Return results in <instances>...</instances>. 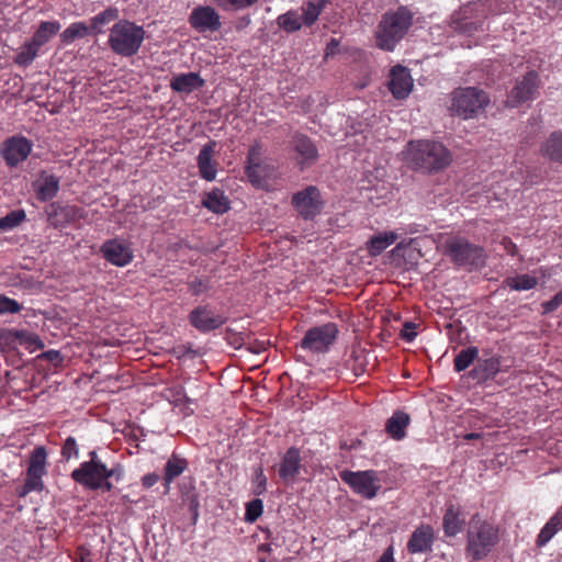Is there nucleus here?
<instances>
[{"instance_id":"31","label":"nucleus","mask_w":562,"mask_h":562,"mask_svg":"<svg viewBox=\"0 0 562 562\" xmlns=\"http://www.w3.org/2000/svg\"><path fill=\"white\" fill-rule=\"evenodd\" d=\"M60 30L58 21H44L41 22L38 29L35 31L31 38L40 48L46 44L54 35Z\"/></svg>"},{"instance_id":"38","label":"nucleus","mask_w":562,"mask_h":562,"mask_svg":"<svg viewBox=\"0 0 562 562\" xmlns=\"http://www.w3.org/2000/svg\"><path fill=\"white\" fill-rule=\"evenodd\" d=\"M506 285L515 291H526L537 285V279L529 274H519L505 280Z\"/></svg>"},{"instance_id":"36","label":"nucleus","mask_w":562,"mask_h":562,"mask_svg":"<svg viewBox=\"0 0 562 562\" xmlns=\"http://www.w3.org/2000/svg\"><path fill=\"white\" fill-rule=\"evenodd\" d=\"M40 50V47L31 40L25 42L19 49L14 63L19 66L26 67L32 64Z\"/></svg>"},{"instance_id":"19","label":"nucleus","mask_w":562,"mask_h":562,"mask_svg":"<svg viewBox=\"0 0 562 562\" xmlns=\"http://www.w3.org/2000/svg\"><path fill=\"white\" fill-rule=\"evenodd\" d=\"M435 541V531L430 525H420L411 535L406 548L408 553H428L431 552Z\"/></svg>"},{"instance_id":"18","label":"nucleus","mask_w":562,"mask_h":562,"mask_svg":"<svg viewBox=\"0 0 562 562\" xmlns=\"http://www.w3.org/2000/svg\"><path fill=\"white\" fill-rule=\"evenodd\" d=\"M189 22L198 32H215L222 25L220 14L210 5H201L193 9Z\"/></svg>"},{"instance_id":"43","label":"nucleus","mask_w":562,"mask_h":562,"mask_svg":"<svg viewBox=\"0 0 562 562\" xmlns=\"http://www.w3.org/2000/svg\"><path fill=\"white\" fill-rule=\"evenodd\" d=\"M302 10H303V13L301 16L302 23H304L307 26H311L317 21L323 8L319 5V3H317L316 0H313V1H308L302 8Z\"/></svg>"},{"instance_id":"25","label":"nucleus","mask_w":562,"mask_h":562,"mask_svg":"<svg viewBox=\"0 0 562 562\" xmlns=\"http://www.w3.org/2000/svg\"><path fill=\"white\" fill-rule=\"evenodd\" d=\"M78 209L74 205L52 203L47 209L48 221L54 227L63 226L76 218Z\"/></svg>"},{"instance_id":"1","label":"nucleus","mask_w":562,"mask_h":562,"mask_svg":"<svg viewBox=\"0 0 562 562\" xmlns=\"http://www.w3.org/2000/svg\"><path fill=\"white\" fill-rule=\"evenodd\" d=\"M451 153L441 143L435 140L409 142L407 161L415 170L426 173L438 172L450 165Z\"/></svg>"},{"instance_id":"59","label":"nucleus","mask_w":562,"mask_h":562,"mask_svg":"<svg viewBox=\"0 0 562 562\" xmlns=\"http://www.w3.org/2000/svg\"><path fill=\"white\" fill-rule=\"evenodd\" d=\"M503 245L509 255L515 256L516 245L509 238H503Z\"/></svg>"},{"instance_id":"55","label":"nucleus","mask_w":562,"mask_h":562,"mask_svg":"<svg viewBox=\"0 0 562 562\" xmlns=\"http://www.w3.org/2000/svg\"><path fill=\"white\" fill-rule=\"evenodd\" d=\"M158 480H159V475L158 474L149 473V474H146V475L143 476L142 483H143L144 487L149 488L153 485H155L158 482Z\"/></svg>"},{"instance_id":"34","label":"nucleus","mask_w":562,"mask_h":562,"mask_svg":"<svg viewBox=\"0 0 562 562\" xmlns=\"http://www.w3.org/2000/svg\"><path fill=\"white\" fill-rule=\"evenodd\" d=\"M561 509H559L541 529L537 539V544L539 547L547 544L550 541V539L558 532V530L561 527Z\"/></svg>"},{"instance_id":"28","label":"nucleus","mask_w":562,"mask_h":562,"mask_svg":"<svg viewBox=\"0 0 562 562\" xmlns=\"http://www.w3.org/2000/svg\"><path fill=\"white\" fill-rule=\"evenodd\" d=\"M188 467V461L178 454H172L166 465L164 472L165 486L168 490L170 483L178 476H180Z\"/></svg>"},{"instance_id":"16","label":"nucleus","mask_w":562,"mask_h":562,"mask_svg":"<svg viewBox=\"0 0 562 562\" xmlns=\"http://www.w3.org/2000/svg\"><path fill=\"white\" fill-rule=\"evenodd\" d=\"M189 323L200 333H209L220 328L226 318L216 314L209 305H199L189 316Z\"/></svg>"},{"instance_id":"22","label":"nucleus","mask_w":562,"mask_h":562,"mask_svg":"<svg viewBox=\"0 0 562 562\" xmlns=\"http://www.w3.org/2000/svg\"><path fill=\"white\" fill-rule=\"evenodd\" d=\"M33 186L37 200L47 202L57 195L59 190V178L42 171L38 180L35 181Z\"/></svg>"},{"instance_id":"47","label":"nucleus","mask_w":562,"mask_h":562,"mask_svg":"<svg viewBox=\"0 0 562 562\" xmlns=\"http://www.w3.org/2000/svg\"><path fill=\"white\" fill-rule=\"evenodd\" d=\"M267 490V476L263 473L262 467L255 469L252 477V494L259 496Z\"/></svg>"},{"instance_id":"40","label":"nucleus","mask_w":562,"mask_h":562,"mask_svg":"<svg viewBox=\"0 0 562 562\" xmlns=\"http://www.w3.org/2000/svg\"><path fill=\"white\" fill-rule=\"evenodd\" d=\"M89 33V27L83 22L70 24L60 35L64 43H71L76 38H82Z\"/></svg>"},{"instance_id":"4","label":"nucleus","mask_w":562,"mask_h":562,"mask_svg":"<svg viewBox=\"0 0 562 562\" xmlns=\"http://www.w3.org/2000/svg\"><path fill=\"white\" fill-rule=\"evenodd\" d=\"M498 542V528L473 517L468 530L467 552L475 561L485 558Z\"/></svg>"},{"instance_id":"2","label":"nucleus","mask_w":562,"mask_h":562,"mask_svg":"<svg viewBox=\"0 0 562 562\" xmlns=\"http://www.w3.org/2000/svg\"><path fill=\"white\" fill-rule=\"evenodd\" d=\"M413 12L401 5L394 11L385 12L374 34L375 45L380 49L393 52L413 25Z\"/></svg>"},{"instance_id":"33","label":"nucleus","mask_w":562,"mask_h":562,"mask_svg":"<svg viewBox=\"0 0 562 562\" xmlns=\"http://www.w3.org/2000/svg\"><path fill=\"white\" fill-rule=\"evenodd\" d=\"M46 450L43 446L36 447L30 456L27 473L45 475Z\"/></svg>"},{"instance_id":"5","label":"nucleus","mask_w":562,"mask_h":562,"mask_svg":"<svg viewBox=\"0 0 562 562\" xmlns=\"http://www.w3.org/2000/svg\"><path fill=\"white\" fill-rule=\"evenodd\" d=\"M490 104L485 91L474 87L458 88L451 93L449 111L463 120L476 117Z\"/></svg>"},{"instance_id":"49","label":"nucleus","mask_w":562,"mask_h":562,"mask_svg":"<svg viewBox=\"0 0 562 562\" xmlns=\"http://www.w3.org/2000/svg\"><path fill=\"white\" fill-rule=\"evenodd\" d=\"M79 454V448L77 445V441L74 437H68L63 447H61V456L63 458L68 461L71 458H78Z\"/></svg>"},{"instance_id":"64","label":"nucleus","mask_w":562,"mask_h":562,"mask_svg":"<svg viewBox=\"0 0 562 562\" xmlns=\"http://www.w3.org/2000/svg\"><path fill=\"white\" fill-rule=\"evenodd\" d=\"M316 1L324 9L327 4L331 3L334 0H316Z\"/></svg>"},{"instance_id":"26","label":"nucleus","mask_w":562,"mask_h":562,"mask_svg":"<svg viewBox=\"0 0 562 562\" xmlns=\"http://www.w3.org/2000/svg\"><path fill=\"white\" fill-rule=\"evenodd\" d=\"M464 518L460 507L449 505L442 519V527L447 537H454L462 530Z\"/></svg>"},{"instance_id":"48","label":"nucleus","mask_w":562,"mask_h":562,"mask_svg":"<svg viewBox=\"0 0 562 562\" xmlns=\"http://www.w3.org/2000/svg\"><path fill=\"white\" fill-rule=\"evenodd\" d=\"M22 310V306L15 300H12L5 295H0V315L3 314H15Z\"/></svg>"},{"instance_id":"7","label":"nucleus","mask_w":562,"mask_h":562,"mask_svg":"<svg viewBox=\"0 0 562 562\" xmlns=\"http://www.w3.org/2000/svg\"><path fill=\"white\" fill-rule=\"evenodd\" d=\"M445 252L453 263L470 269L480 268L485 263L484 249L463 237H453L446 241Z\"/></svg>"},{"instance_id":"17","label":"nucleus","mask_w":562,"mask_h":562,"mask_svg":"<svg viewBox=\"0 0 562 562\" xmlns=\"http://www.w3.org/2000/svg\"><path fill=\"white\" fill-rule=\"evenodd\" d=\"M294 158L301 170L313 166L318 159V150L314 142L303 134H295L292 137Z\"/></svg>"},{"instance_id":"20","label":"nucleus","mask_w":562,"mask_h":562,"mask_svg":"<svg viewBox=\"0 0 562 562\" xmlns=\"http://www.w3.org/2000/svg\"><path fill=\"white\" fill-rule=\"evenodd\" d=\"M389 87L396 99H405L413 87V80L408 70L402 66L392 68Z\"/></svg>"},{"instance_id":"44","label":"nucleus","mask_w":562,"mask_h":562,"mask_svg":"<svg viewBox=\"0 0 562 562\" xmlns=\"http://www.w3.org/2000/svg\"><path fill=\"white\" fill-rule=\"evenodd\" d=\"M258 0H213V2L223 10L238 11L248 8Z\"/></svg>"},{"instance_id":"24","label":"nucleus","mask_w":562,"mask_h":562,"mask_svg":"<svg viewBox=\"0 0 562 562\" xmlns=\"http://www.w3.org/2000/svg\"><path fill=\"white\" fill-rule=\"evenodd\" d=\"M215 142L205 144L198 155V167L203 179L212 181L216 177V168L212 164V156L215 149Z\"/></svg>"},{"instance_id":"23","label":"nucleus","mask_w":562,"mask_h":562,"mask_svg":"<svg viewBox=\"0 0 562 562\" xmlns=\"http://www.w3.org/2000/svg\"><path fill=\"white\" fill-rule=\"evenodd\" d=\"M205 80L198 72H188L173 76L170 80V88L179 93H191L202 88Z\"/></svg>"},{"instance_id":"14","label":"nucleus","mask_w":562,"mask_h":562,"mask_svg":"<svg viewBox=\"0 0 562 562\" xmlns=\"http://www.w3.org/2000/svg\"><path fill=\"white\" fill-rule=\"evenodd\" d=\"M100 252L108 262L115 267H125L134 258L130 245L117 238L105 240L100 247Z\"/></svg>"},{"instance_id":"10","label":"nucleus","mask_w":562,"mask_h":562,"mask_svg":"<svg viewBox=\"0 0 562 562\" xmlns=\"http://www.w3.org/2000/svg\"><path fill=\"white\" fill-rule=\"evenodd\" d=\"M338 327L335 323H326L310 328L302 338V349L314 353H325L335 342L338 336Z\"/></svg>"},{"instance_id":"9","label":"nucleus","mask_w":562,"mask_h":562,"mask_svg":"<svg viewBox=\"0 0 562 562\" xmlns=\"http://www.w3.org/2000/svg\"><path fill=\"white\" fill-rule=\"evenodd\" d=\"M106 465L103 462H82L71 472V479L85 488L110 492L113 484L105 480Z\"/></svg>"},{"instance_id":"62","label":"nucleus","mask_w":562,"mask_h":562,"mask_svg":"<svg viewBox=\"0 0 562 562\" xmlns=\"http://www.w3.org/2000/svg\"><path fill=\"white\" fill-rule=\"evenodd\" d=\"M87 462H102L95 450L89 452V460Z\"/></svg>"},{"instance_id":"63","label":"nucleus","mask_w":562,"mask_h":562,"mask_svg":"<svg viewBox=\"0 0 562 562\" xmlns=\"http://www.w3.org/2000/svg\"><path fill=\"white\" fill-rule=\"evenodd\" d=\"M482 437V435L480 432H468L463 436V438L465 440H474V439H480Z\"/></svg>"},{"instance_id":"8","label":"nucleus","mask_w":562,"mask_h":562,"mask_svg":"<svg viewBox=\"0 0 562 562\" xmlns=\"http://www.w3.org/2000/svg\"><path fill=\"white\" fill-rule=\"evenodd\" d=\"M245 173L250 183L260 189L266 188L268 181L276 177L273 165L262 160V146L258 142L248 149Z\"/></svg>"},{"instance_id":"27","label":"nucleus","mask_w":562,"mask_h":562,"mask_svg":"<svg viewBox=\"0 0 562 562\" xmlns=\"http://www.w3.org/2000/svg\"><path fill=\"white\" fill-rule=\"evenodd\" d=\"M409 424V416L404 412H395L386 422L385 430L395 440L405 437V429Z\"/></svg>"},{"instance_id":"51","label":"nucleus","mask_w":562,"mask_h":562,"mask_svg":"<svg viewBox=\"0 0 562 562\" xmlns=\"http://www.w3.org/2000/svg\"><path fill=\"white\" fill-rule=\"evenodd\" d=\"M26 480L24 482V485L31 491H42L44 487L42 477L43 475L40 474H33V473H26Z\"/></svg>"},{"instance_id":"35","label":"nucleus","mask_w":562,"mask_h":562,"mask_svg":"<svg viewBox=\"0 0 562 562\" xmlns=\"http://www.w3.org/2000/svg\"><path fill=\"white\" fill-rule=\"evenodd\" d=\"M542 153L551 160L560 161L562 159V135L558 132L552 133L542 146Z\"/></svg>"},{"instance_id":"37","label":"nucleus","mask_w":562,"mask_h":562,"mask_svg":"<svg viewBox=\"0 0 562 562\" xmlns=\"http://www.w3.org/2000/svg\"><path fill=\"white\" fill-rule=\"evenodd\" d=\"M479 356V349L477 347H469L465 349H462L454 358V370L457 372H461L469 368L471 363L476 359Z\"/></svg>"},{"instance_id":"29","label":"nucleus","mask_w":562,"mask_h":562,"mask_svg":"<svg viewBox=\"0 0 562 562\" xmlns=\"http://www.w3.org/2000/svg\"><path fill=\"white\" fill-rule=\"evenodd\" d=\"M499 371V359L492 357L480 361L471 371V375L479 381H486L494 378Z\"/></svg>"},{"instance_id":"39","label":"nucleus","mask_w":562,"mask_h":562,"mask_svg":"<svg viewBox=\"0 0 562 562\" xmlns=\"http://www.w3.org/2000/svg\"><path fill=\"white\" fill-rule=\"evenodd\" d=\"M278 25L285 32L299 31L302 26L301 15L296 11H288L278 18Z\"/></svg>"},{"instance_id":"56","label":"nucleus","mask_w":562,"mask_h":562,"mask_svg":"<svg viewBox=\"0 0 562 562\" xmlns=\"http://www.w3.org/2000/svg\"><path fill=\"white\" fill-rule=\"evenodd\" d=\"M562 300V292H558L553 300L547 302L543 304V307H544V311L546 312H551L553 311L558 305H559V302Z\"/></svg>"},{"instance_id":"12","label":"nucleus","mask_w":562,"mask_h":562,"mask_svg":"<svg viewBox=\"0 0 562 562\" xmlns=\"http://www.w3.org/2000/svg\"><path fill=\"white\" fill-rule=\"evenodd\" d=\"M323 204L321 192L315 186H308L292 196L293 207L304 220H313L317 216Z\"/></svg>"},{"instance_id":"11","label":"nucleus","mask_w":562,"mask_h":562,"mask_svg":"<svg viewBox=\"0 0 562 562\" xmlns=\"http://www.w3.org/2000/svg\"><path fill=\"white\" fill-rule=\"evenodd\" d=\"M340 477L355 493L369 499L373 498L381 487L376 472L373 470L358 472L344 471L340 473Z\"/></svg>"},{"instance_id":"42","label":"nucleus","mask_w":562,"mask_h":562,"mask_svg":"<svg viewBox=\"0 0 562 562\" xmlns=\"http://www.w3.org/2000/svg\"><path fill=\"white\" fill-rule=\"evenodd\" d=\"M116 18H117V10L109 8L92 18L91 30L95 34L102 33V26L116 20Z\"/></svg>"},{"instance_id":"45","label":"nucleus","mask_w":562,"mask_h":562,"mask_svg":"<svg viewBox=\"0 0 562 562\" xmlns=\"http://www.w3.org/2000/svg\"><path fill=\"white\" fill-rule=\"evenodd\" d=\"M263 512V503L260 498H255L246 504L245 520L255 522Z\"/></svg>"},{"instance_id":"30","label":"nucleus","mask_w":562,"mask_h":562,"mask_svg":"<svg viewBox=\"0 0 562 562\" xmlns=\"http://www.w3.org/2000/svg\"><path fill=\"white\" fill-rule=\"evenodd\" d=\"M396 238L397 236L393 232L374 235L367 241V249L371 256H379L391 246Z\"/></svg>"},{"instance_id":"13","label":"nucleus","mask_w":562,"mask_h":562,"mask_svg":"<svg viewBox=\"0 0 562 562\" xmlns=\"http://www.w3.org/2000/svg\"><path fill=\"white\" fill-rule=\"evenodd\" d=\"M538 86V75L535 71L528 72L522 77V79L517 80L507 97L506 104L515 108L524 102L535 99Z\"/></svg>"},{"instance_id":"21","label":"nucleus","mask_w":562,"mask_h":562,"mask_svg":"<svg viewBox=\"0 0 562 562\" xmlns=\"http://www.w3.org/2000/svg\"><path fill=\"white\" fill-rule=\"evenodd\" d=\"M301 461L300 450L295 447L289 448L279 465L280 479L285 483L293 482L301 469Z\"/></svg>"},{"instance_id":"53","label":"nucleus","mask_w":562,"mask_h":562,"mask_svg":"<svg viewBox=\"0 0 562 562\" xmlns=\"http://www.w3.org/2000/svg\"><path fill=\"white\" fill-rule=\"evenodd\" d=\"M123 472V468L120 464H115L111 469L106 467L105 480L110 481L111 477H115L119 481L122 479Z\"/></svg>"},{"instance_id":"60","label":"nucleus","mask_w":562,"mask_h":562,"mask_svg":"<svg viewBox=\"0 0 562 562\" xmlns=\"http://www.w3.org/2000/svg\"><path fill=\"white\" fill-rule=\"evenodd\" d=\"M191 349L190 348H187L184 346H180V347H177L173 349V353L178 357V358H181V357H184L187 353H191Z\"/></svg>"},{"instance_id":"50","label":"nucleus","mask_w":562,"mask_h":562,"mask_svg":"<svg viewBox=\"0 0 562 562\" xmlns=\"http://www.w3.org/2000/svg\"><path fill=\"white\" fill-rule=\"evenodd\" d=\"M189 291L192 295L198 296L211 289L209 279L194 278L188 283Z\"/></svg>"},{"instance_id":"58","label":"nucleus","mask_w":562,"mask_h":562,"mask_svg":"<svg viewBox=\"0 0 562 562\" xmlns=\"http://www.w3.org/2000/svg\"><path fill=\"white\" fill-rule=\"evenodd\" d=\"M248 350L255 353H259L263 350H266V342L265 341H255L254 344H250L248 347Z\"/></svg>"},{"instance_id":"3","label":"nucleus","mask_w":562,"mask_h":562,"mask_svg":"<svg viewBox=\"0 0 562 562\" xmlns=\"http://www.w3.org/2000/svg\"><path fill=\"white\" fill-rule=\"evenodd\" d=\"M145 38V31L127 20L117 21L109 34V46L117 55L131 57L135 55Z\"/></svg>"},{"instance_id":"32","label":"nucleus","mask_w":562,"mask_h":562,"mask_svg":"<svg viewBox=\"0 0 562 562\" xmlns=\"http://www.w3.org/2000/svg\"><path fill=\"white\" fill-rule=\"evenodd\" d=\"M203 205L214 213H225L229 209V201L220 189H214L207 193L203 200Z\"/></svg>"},{"instance_id":"57","label":"nucleus","mask_w":562,"mask_h":562,"mask_svg":"<svg viewBox=\"0 0 562 562\" xmlns=\"http://www.w3.org/2000/svg\"><path fill=\"white\" fill-rule=\"evenodd\" d=\"M393 554H394V549L392 546H390L389 548H386L384 550V552L382 553V555L379 558V560L376 562H395Z\"/></svg>"},{"instance_id":"15","label":"nucleus","mask_w":562,"mask_h":562,"mask_svg":"<svg viewBox=\"0 0 562 562\" xmlns=\"http://www.w3.org/2000/svg\"><path fill=\"white\" fill-rule=\"evenodd\" d=\"M32 143L23 136H12L1 146V155L9 167H15L27 158L32 150Z\"/></svg>"},{"instance_id":"6","label":"nucleus","mask_w":562,"mask_h":562,"mask_svg":"<svg viewBox=\"0 0 562 562\" xmlns=\"http://www.w3.org/2000/svg\"><path fill=\"white\" fill-rule=\"evenodd\" d=\"M495 12L486 2H469L452 16L451 26L457 32L471 35L481 30L486 18Z\"/></svg>"},{"instance_id":"52","label":"nucleus","mask_w":562,"mask_h":562,"mask_svg":"<svg viewBox=\"0 0 562 562\" xmlns=\"http://www.w3.org/2000/svg\"><path fill=\"white\" fill-rule=\"evenodd\" d=\"M414 329H415V324H413L411 322L405 323L404 328L401 333L402 338L407 341H412L416 337V331H414Z\"/></svg>"},{"instance_id":"46","label":"nucleus","mask_w":562,"mask_h":562,"mask_svg":"<svg viewBox=\"0 0 562 562\" xmlns=\"http://www.w3.org/2000/svg\"><path fill=\"white\" fill-rule=\"evenodd\" d=\"M347 363L348 367L353 371V376H359L367 371V359L363 351L353 352L351 359Z\"/></svg>"},{"instance_id":"61","label":"nucleus","mask_w":562,"mask_h":562,"mask_svg":"<svg viewBox=\"0 0 562 562\" xmlns=\"http://www.w3.org/2000/svg\"><path fill=\"white\" fill-rule=\"evenodd\" d=\"M29 493H31V491L24 484L16 488L19 497H25Z\"/></svg>"},{"instance_id":"54","label":"nucleus","mask_w":562,"mask_h":562,"mask_svg":"<svg viewBox=\"0 0 562 562\" xmlns=\"http://www.w3.org/2000/svg\"><path fill=\"white\" fill-rule=\"evenodd\" d=\"M43 358H45L56 364H58L63 361V357H61L60 352L57 350H48V351L44 352Z\"/></svg>"},{"instance_id":"41","label":"nucleus","mask_w":562,"mask_h":562,"mask_svg":"<svg viewBox=\"0 0 562 562\" xmlns=\"http://www.w3.org/2000/svg\"><path fill=\"white\" fill-rule=\"evenodd\" d=\"M26 217L24 210H14L0 218V232H8L19 226Z\"/></svg>"}]
</instances>
